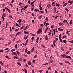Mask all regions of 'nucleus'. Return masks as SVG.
Wrapping results in <instances>:
<instances>
[{
	"label": "nucleus",
	"mask_w": 73,
	"mask_h": 73,
	"mask_svg": "<svg viewBox=\"0 0 73 73\" xmlns=\"http://www.w3.org/2000/svg\"><path fill=\"white\" fill-rule=\"evenodd\" d=\"M42 32V30L41 29H40L37 31L36 33H37V34H40V33H41Z\"/></svg>",
	"instance_id": "1"
},
{
	"label": "nucleus",
	"mask_w": 73,
	"mask_h": 73,
	"mask_svg": "<svg viewBox=\"0 0 73 73\" xmlns=\"http://www.w3.org/2000/svg\"><path fill=\"white\" fill-rule=\"evenodd\" d=\"M73 1H68V3H70V5H71L72 4H73Z\"/></svg>",
	"instance_id": "2"
},
{
	"label": "nucleus",
	"mask_w": 73,
	"mask_h": 73,
	"mask_svg": "<svg viewBox=\"0 0 73 73\" xmlns=\"http://www.w3.org/2000/svg\"><path fill=\"white\" fill-rule=\"evenodd\" d=\"M58 30L59 31H60V32L61 31H62L64 30L62 29H61V27H59L58 28Z\"/></svg>",
	"instance_id": "3"
},
{
	"label": "nucleus",
	"mask_w": 73,
	"mask_h": 73,
	"mask_svg": "<svg viewBox=\"0 0 73 73\" xmlns=\"http://www.w3.org/2000/svg\"><path fill=\"white\" fill-rule=\"evenodd\" d=\"M44 37L45 38V39L46 40H49V38L48 37V36H44Z\"/></svg>",
	"instance_id": "4"
},
{
	"label": "nucleus",
	"mask_w": 73,
	"mask_h": 73,
	"mask_svg": "<svg viewBox=\"0 0 73 73\" xmlns=\"http://www.w3.org/2000/svg\"><path fill=\"white\" fill-rule=\"evenodd\" d=\"M28 37V35H27L25 37H24V39H25V40H26L27 39Z\"/></svg>",
	"instance_id": "5"
},
{
	"label": "nucleus",
	"mask_w": 73,
	"mask_h": 73,
	"mask_svg": "<svg viewBox=\"0 0 73 73\" xmlns=\"http://www.w3.org/2000/svg\"><path fill=\"white\" fill-rule=\"evenodd\" d=\"M62 39H64V38H67L66 37V36L65 35V36H63V37H62Z\"/></svg>",
	"instance_id": "6"
},
{
	"label": "nucleus",
	"mask_w": 73,
	"mask_h": 73,
	"mask_svg": "<svg viewBox=\"0 0 73 73\" xmlns=\"http://www.w3.org/2000/svg\"><path fill=\"white\" fill-rule=\"evenodd\" d=\"M64 62L65 63H66V64H69V65H71V64L69 62H68V61L66 62V61H65Z\"/></svg>",
	"instance_id": "7"
},
{
	"label": "nucleus",
	"mask_w": 73,
	"mask_h": 73,
	"mask_svg": "<svg viewBox=\"0 0 73 73\" xmlns=\"http://www.w3.org/2000/svg\"><path fill=\"white\" fill-rule=\"evenodd\" d=\"M0 65H3V62H2L1 60L0 61Z\"/></svg>",
	"instance_id": "8"
},
{
	"label": "nucleus",
	"mask_w": 73,
	"mask_h": 73,
	"mask_svg": "<svg viewBox=\"0 0 73 73\" xmlns=\"http://www.w3.org/2000/svg\"><path fill=\"white\" fill-rule=\"evenodd\" d=\"M2 16L3 17H6V14H5V13H3Z\"/></svg>",
	"instance_id": "9"
},
{
	"label": "nucleus",
	"mask_w": 73,
	"mask_h": 73,
	"mask_svg": "<svg viewBox=\"0 0 73 73\" xmlns=\"http://www.w3.org/2000/svg\"><path fill=\"white\" fill-rule=\"evenodd\" d=\"M66 58H71V57H70V56H66Z\"/></svg>",
	"instance_id": "10"
},
{
	"label": "nucleus",
	"mask_w": 73,
	"mask_h": 73,
	"mask_svg": "<svg viewBox=\"0 0 73 73\" xmlns=\"http://www.w3.org/2000/svg\"><path fill=\"white\" fill-rule=\"evenodd\" d=\"M63 23H62L61 22H60L59 23V26H61V25H63Z\"/></svg>",
	"instance_id": "11"
},
{
	"label": "nucleus",
	"mask_w": 73,
	"mask_h": 73,
	"mask_svg": "<svg viewBox=\"0 0 73 73\" xmlns=\"http://www.w3.org/2000/svg\"><path fill=\"white\" fill-rule=\"evenodd\" d=\"M28 64L29 65H32V63L30 61L28 62Z\"/></svg>",
	"instance_id": "12"
},
{
	"label": "nucleus",
	"mask_w": 73,
	"mask_h": 73,
	"mask_svg": "<svg viewBox=\"0 0 73 73\" xmlns=\"http://www.w3.org/2000/svg\"><path fill=\"white\" fill-rule=\"evenodd\" d=\"M59 39L60 40V42L62 43L63 42L62 41V39H61V38H59Z\"/></svg>",
	"instance_id": "13"
},
{
	"label": "nucleus",
	"mask_w": 73,
	"mask_h": 73,
	"mask_svg": "<svg viewBox=\"0 0 73 73\" xmlns=\"http://www.w3.org/2000/svg\"><path fill=\"white\" fill-rule=\"evenodd\" d=\"M68 5V3H66L63 5V7H65V6H66V5Z\"/></svg>",
	"instance_id": "14"
},
{
	"label": "nucleus",
	"mask_w": 73,
	"mask_h": 73,
	"mask_svg": "<svg viewBox=\"0 0 73 73\" xmlns=\"http://www.w3.org/2000/svg\"><path fill=\"white\" fill-rule=\"evenodd\" d=\"M72 22H73V21L72 20H71L70 21V25H71L72 24Z\"/></svg>",
	"instance_id": "15"
},
{
	"label": "nucleus",
	"mask_w": 73,
	"mask_h": 73,
	"mask_svg": "<svg viewBox=\"0 0 73 73\" xmlns=\"http://www.w3.org/2000/svg\"><path fill=\"white\" fill-rule=\"evenodd\" d=\"M0 52H1V53H3V52H4V50L3 49L0 50Z\"/></svg>",
	"instance_id": "16"
},
{
	"label": "nucleus",
	"mask_w": 73,
	"mask_h": 73,
	"mask_svg": "<svg viewBox=\"0 0 73 73\" xmlns=\"http://www.w3.org/2000/svg\"><path fill=\"white\" fill-rule=\"evenodd\" d=\"M23 32L24 33H25V34H29V33H28V32H27L26 31H24Z\"/></svg>",
	"instance_id": "17"
},
{
	"label": "nucleus",
	"mask_w": 73,
	"mask_h": 73,
	"mask_svg": "<svg viewBox=\"0 0 73 73\" xmlns=\"http://www.w3.org/2000/svg\"><path fill=\"white\" fill-rule=\"evenodd\" d=\"M27 28H28V26H27L24 29V31H25L26 30H27Z\"/></svg>",
	"instance_id": "18"
},
{
	"label": "nucleus",
	"mask_w": 73,
	"mask_h": 73,
	"mask_svg": "<svg viewBox=\"0 0 73 73\" xmlns=\"http://www.w3.org/2000/svg\"><path fill=\"white\" fill-rule=\"evenodd\" d=\"M24 70H25V73H27V70L26 69H25V68H24Z\"/></svg>",
	"instance_id": "19"
},
{
	"label": "nucleus",
	"mask_w": 73,
	"mask_h": 73,
	"mask_svg": "<svg viewBox=\"0 0 73 73\" xmlns=\"http://www.w3.org/2000/svg\"><path fill=\"white\" fill-rule=\"evenodd\" d=\"M7 11H8V12H9L10 13H11V12H10V10H9V9H8V8H7Z\"/></svg>",
	"instance_id": "20"
},
{
	"label": "nucleus",
	"mask_w": 73,
	"mask_h": 73,
	"mask_svg": "<svg viewBox=\"0 0 73 73\" xmlns=\"http://www.w3.org/2000/svg\"><path fill=\"white\" fill-rule=\"evenodd\" d=\"M17 64L18 65H20V66H21V63H20L19 62H18L17 63Z\"/></svg>",
	"instance_id": "21"
},
{
	"label": "nucleus",
	"mask_w": 73,
	"mask_h": 73,
	"mask_svg": "<svg viewBox=\"0 0 73 73\" xmlns=\"http://www.w3.org/2000/svg\"><path fill=\"white\" fill-rule=\"evenodd\" d=\"M17 35H21V32H18L17 33Z\"/></svg>",
	"instance_id": "22"
},
{
	"label": "nucleus",
	"mask_w": 73,
	"mask_h": 73,
	"mask_svg": "<svg viewBox=\"0 0 73 73\" xmlns=\"http://www.w3.org/2000/svg\"><path fill=\"white\" fill-rule=\"evenodd\" d=\"M54 11L55 12H56V11H57V10H56V9L54 8Z\"/></svg>",
	"instance_id": "23"
},
{
	"label": "nucleus",
	"mask_w": 73,
	"mask_h": 73,
	"mask_svg": "<svg viewBox=\"0 0 73 73\" xmlns=\"http://www.w3.org/2000/svg\"><path fill=\"white\" fill-rule=\"evenodd\" d=\"M16 52L17 53V54H18V55H19L20 54V53H19V51H17Z\"/></svg>",
	"instance_id": "24"
},
{
	"label": "nucleus",
	"mask_w": 73,
	"mask_h": 73,
	"mask_svg": "<svg viewBox=\"0 0 73 73\" xmlns=\"http://www.w3.org/2000/svg\"><path fill=\"white\" fill-rule=\"evenodd\" d=\"M17 44H16L15 46V47L16 48V49H17Z\"/></svg>",
	"instance_id": "25"
},
{
	"label": "nucleus",
	"mask_w": 73,
	"mask_h": 73,
	"mask_svg": "<svg viewBox=\"0 0 73 73\" xmlns=\"http://www.w3.org/2000/svg\"><path fill=\"white\" fill-rule=\"evenodd\" d=\"M7 27H8V23H7V22H6V26L5 27V28H7Z\"/></svg>",
	"instance_id": "26"
},
{
	"label": "nucleus",
	"mask_w": 73,
	"mask_h": 73,
	"mask_svg": "<svg viewBox=\"0 0 73 73\" xmlns=\"http://www.w3.org/2000/svg\"><path fill=\"white\" fill-rule=\"evenodd\" d=\"M63 42L64 43H66V40H64L63 41Z\"/></svg>",
	"instance_id": "27"
},
{
	"label": "nucleus",
	"mask_w": 73,
	"mask_h": 73,
	"mask_svg": "<svg viewBox=\"0 0 73 73\" xmlns=\"http://www.w3.org/2000/svg\"><path fill=\"white\" fill-rule=\"evenodd\" d=\"M11 52H14V51H15V49H12L11 50Z\"/></svg>",
	"instance_id": "28"
},
{
	"label": "nucleus",
	"mask_w": 73,
	"mask_h": 73,
	"mask_svg": "<svg viewBox=\"0 0 73 73\" xmlns=\"http://www.w3.org/2000/svg\"><path fill=\"white\" fill-rule=\"evenodd\" d=\"M69 42L71 43H73V40H72L71 41H70Z\"/></svg>",
	"instance_id": "29"
},
{
	"label": "nucleus",
	"mask_w": 73,
	"mask_h": 73,
	"mask_svg": "<svg viewBox=\"0 0 73 73\" xmlns=\"http://www.w3.org/2000/svg\"><path fill=\"white\" fill-rule=\"evenodd\" d=\"M16 25L17 27H20V25H19V24H17V23H16Z\"/></svg>",
	"instance_id": "30"
},
{
	"label": "nucleus",
	"mask_w": 73,
	"mask_h": 73,
	"mask_svg": "<svg viewBox=\"0 0 73 73\" xmlns=\"http://www.w3.org/2000/svg\"><path fill=\"white\" fill-rule=\"evenodd\" d=\"M5 57L7 58H9V56H8L6 55L5 56Z\"/></svg>",
	"instance_id": "31"
},
{
	"label": "nucleus",
	"mask_w": 73,
	"mask_h": 73,
	"mask_svg": "<svg viewBox=\"0 0 73 73\" xmlns=\"http://www.w3.org/2000/svg\"><path fill=\"white\" fill-rule=\"evenodd\" d=\"M24 26H23V27H21L20 28L21 30V29H23L24 28Z\"/></svg>",
	"instance_id": "32"
},
{
	"label": "nucleus",
	"mask_w": 73,
	"mask_h": 73,
	"mask_svg": "<svg viewBox=\"0 0 73 73\" xmlns=\"http://www.w3.org/2000/svg\"><path fill=\"white\" fill-rule=\"evenodd\" d=\"M34 38H35V37H32L31 40H32V41H33V39H34Z\"/></svg>",
	"instance_id": "33"
},
{
	"label": "nucleus",
	"mask_w": 73,
	"mask_h": 73,
	"mask_svg": "<svg viewBox=\"0 0 73 73\" xmlns=\"http://www.w3.org/2000/svg\"><path fill=\"white\" fill-rule=\"evenodd\" d=\"M56 5L57 7H59V5L58 4V3H56Z\"/></svg>",
	"instance_id": "34"
},
{
	"label": "nucleus",
	"mask_w": 73,
	"mask_h": 73,
	"mask_svg": "<svg viewBox=\"0 0 73 73\" xmlns=\"http://www.w3.org/2000/svg\"><path fill=\"white\" fill-rule=\"evenodd\" d=\"M59 38H61V34H60L59 35Z\"/></svg>",
	"instance_id": "35"
},
{
	"label": "nucleus",
	"mask_w": 73,
	"mask_h": 73,
	"mask_svg": "<svg viewBox=\"0 0 73 73\" xmlns=\"http://www.w3.org/2000/svg\"><path fill=\"white\" fill-rule=\"evenodd\" d=\"M69 52H70L69 50H68V51H67V52L66 53V54H68V53H69Z\"/></svg>",
	"instance_id": "36"
},
{
	"label": "nucleus",
	"mask_w": 73,
	"mask_h": 73,
	"mask_svg": "<svg viewBox=\"0 0 73 73\" xmlns=\"http://www.w3.org/2000/svg\"><path fill=\"white\" fill-rule=\"evenodd\" d=\"M65 9L67 12H68L69 11V10H68L67 8Z\"/></svg>",
	"instance_id": "37"
},
{
	"label": "nucleus",
	"mask_w": 73,
	"mask_h": 73,
	"mask_svg": "<svg viewBox=\"0 0 73 73\" xmlns=\"http://www.w3.org/2000/svg\"><path fill=\"white\" fill-rule=\"evenodd\" d=\"M22 23H25V20H23L22 21Z\"/></svg>",
	"instance_id": "38"
},
{
	"label": "nucleus",
	"mask_w": 73,
	"mask_h": 73,
	"mask_svg": "<svg viewBox=\"0 0 73 73\" xmlns=\"http://www.w3.org/2000/svg\"><path fill=\"white\" fill-rule=\"evenodd\" d=\"M19 31V29H16L15 30V32H16L17 31Z\"/></svg>",
	"instance_id": "39"
},
{
	"label": "nucleus",
	"mask_w": 73,
	"mask_h": 73,
	"mask_svg": "<svg viewBox=\"0 0 73 73\" xmlns=\"http://www.w3.org/2000/svg\"><path fill=\"white\" fill-rule=\"evenodd\" d=\"M13 53V54L14 56H15V55H16V52H12V53Z\"/></svg>",
	"instance_id": "40"
},
{
	"label": "nucleus",
	"mask_w": 73,
	"mask_h": 73,
	"mask_svg": "<svg viewBox=\"0 0 73 73\" xmlns=\"http://www.w3.org/2000/svg\"><path fill=\"white\" fill-rule=\"evenodd\" d=\"M54 27V25H52L51 26V28L52 29V28H53V27Z\"/></svg>",
	"instance_id": "41"
},
{
	"label": "nucleus",
	"mask_w": 73,
	"mask_h": 73,
	"mask_svg": "<svg viewBox=\"0 0 73 73\" xmlns=\"http://www.w3.org/2000/svg\"><path fill=\"white\" fill-rule=\"evenodd\" d=\"M10 5H11V7H12V8H13V5L11 3L10 4Z\"/></svg>",
	"instance_id": "42"
},
{
	"label": "nucleus",
	"mask_w": 73,
	"mask_h": 73,
	"mask_svg": "<svg viewBox=\"0 0 73 73\" xmlns=\"http://www.w3.org/2000/svg\"><path fill=\"white\" fill-rule=\"evenodd\" d=\"M2 17L3 21H4V17L3 16H2Z\"/></svg>",
	"instance_id": "43"
},
{
	"label": "nucleus",
	"mask_w": 73,
	"mask_h": 73,
	"mask_svg": "<svg viewBox=\"0 0 73 73\" xmlns=\"http://www.w3.org/2000/svg\"><path fill=\"white\" fill-rule=\"evenodd\" d=\"M19 23H21V19H20L19 20Z\"/></svg>",
	"instance_id": "44"
},
{
	"label": "nucleus",
	"mask_w": 73,
	"mask_h": 73,
	"mask_svg": "<svg viewBox=\"0 0 73 73\" xmlns=\"http://www.w3.org/2000/svg\"><path fill=\"white\" fill-rule=\"evenodd\" d=\"M33 3H34L33 2L31 3V5H32L33 4Z\"/></svg>",
	"instance_id": "45"
},
{
	"label": "nucleus",
	"mask_w": 73,
	"mask_h": 73,
	"mask_svg": "<svg viewBox=\"0 0 73 73\" xmlns=\"http://www.w3.org/2000/svg\"><path fill=\"white\" fill-rule=\"evenodd\" d=\"M10 32H12V27H10Z\"/></svg>",
	"instance_id": "46"
},
{
	"label": "nucleus",
	"mask_w": 73,
	"mask_h": 73,
	"mask_svg": "<svg viewBox=\"0 0 73 73\" xmlns=\"http://www.w3.org/2000/svg\"><path fill=\"white\" fill-rule=\"evenodd\" d=\"M28 51L27 50V48H26L25 49V52H26V53H27V52Z\"/></svg>",
	"instance_id": "47"
},
{
	"label": "nucleus",
	"mask_w": 73,
	"mask_h": 73,
	"mask_svg": "<svg viewBox=\"0 0 73 73\" xmlns=\"http://www.w3.org/2000/svg\"><path fill=\"white\" fill-rule=\"evenodd\" d=\"M62 57H64L65 56H66V55L65 54H63L61 55Z\"/></svg>",
	"instance_id": "48"
},
{
	"label": "nucleus",
	"mask_w": 73,
	"mask_h": 73,
	"mask_svg": "<svg viewBox=\"0 0 73 73\" xmlns=\"http://www.w3.org/2000/svg\"><path fill=\"white\" fill-rule=\"evenodd\" d=\"M48 70H51V67H49L48 68Z\"/></svg>",
	"instance_id": "49"
},
{
	"label": "nucleus",
	"mask_w": 73,
	"mask_h": 73,
	"mask_svg": "<svg viewBox=\"0 0 73 73\" xmlns=\"http://www.w3.org/2000/svg\"><path fill=\"white\" fill-rule=\"evenodd\" d=\"M34 11H35V12H37V11H38V10L37 9H35L34 10Z\"/></svg>",
	"instance_id": "50"
},
{
	"label": "nucleus",
	"mask_w": 73,
	"mask_h": 73,
	"mask_svg": "<svg viewBox=\"0 0 73 73\" xmlns=\"http://www.w3.org/2000/svg\"><path fill=\"white\" fill-rule=\"evenodd\" d=\"M42 70H40V71H39L38 72H39L40 73H42Z\"/></svg>",
	"instance_id": "51"
},
{
	"label": "nucleus",
	"mask_w": 73,
	"mask_h": 73,
	"mask_svg": "<svg viewBox=\"0 0 73 73\" xmlns=\"http://www.w3.org/2000/svg\"><path fill=\"white\" fill-rule=\"evenodd\" d=\"M37 55H35L34 56V58H36L37 57Z\"/></svg>",
	"instance_id": "52"
},
{
	"label": "nucleus",
	"mask_w": 73,
	"mask_h": 73,
	"mask_svg": "<svg viewBox=\"0 0 73 73\" xmlns=\"http://www.w3.org/2000/svg\"><path fill=\"white\" fill-rule=\"evenodd\" d=\"M30 53H31V52H30V51H29L28 52L27 54H30Z\"/></svg>",
	"instance_id": "53"
},
{
	"label": "nucleus",
	"mask_w": 73,
	"mask_h": 73,
	"mask_svg": "<svg viewBox=\"0 0 73 73\" xmlns=\"http://www.w3.org/2000/svg\"><path fill=\"white\" fill-rule=\"evenodd\" d=\"M40 26H41V27H44V25L42 24H40Z\"/></svg>",
	"instance_id": "54"
},
{
	"label": "nucleus",
	"mask_w": 73,
	"mask_h": 73,
	"mask_svg": "<svg viewBox=\"0 0 73 73\" xmlns=\"http://www.w3.org/2000/svg\"><path fill=\"white\" fill-rule=\"evenodd\" d=\"M49 23H46V26H47V25H49Z\"/></svg>",
	"instance_id": "55"
},
{
	"label": "nucleus",
	"mask_w": 73,
	"mask_h": 73,
	"mask_svg": "<svg viewBox=\"0 0 73 73\" xmlns=\"http://www.w3.org/2000/svg\"><path fill=\"white\" fill-rule=\"evenodd\" d=\"M30 2H31V1H30V0L28 1V3L29 4H30Z\"/></svg>",
	"instance_id": "56"
},
{
	"label": "nucleus",
	"mask_w": 73,
	"mask_h": 73,
	"mask_svg": "<svg viewBox=\"0 0 73 73\" xmlns=\"http://www.w3.org/2000/svg\"><path fill=\"white\" fill-rule=\"evenodd\" d=\"M9 17H10V18H12V16L9 15Z\"/></svg>",
	"instance_id": "57"
},
{
	"label": "nucleus",
	"mask_w": 73,
	"mask_h": 73,
	"mask_svg": "<svg viewBox=\"0 0 73 73\" xmlns=\"http://www.w3.org/2000/svg\"><path fill=\"white\" fill-rule=\"evenodd\" d=\"M48 17H46V20L48 21Z\"/></svg>",
	"instance_id": "58"
},
{
	"label": "nucleus",
	"mask_w": 73,
	"mask_h": 73,
	"mask_svg": "<svg viewBox=\"0 0 73 73\" xmlns=\"http://www.w3.org/2000/svg\"><path fill=\"white\" fill-rule=\"evenodd\" d=\"M57 17H58V16H56L55 17V19H57Z\"/></svg>",
	"instance_id": "59"
},
{
	"label": "nucleus",
	"mask_w": 73,
	"mask_h": 73,
	"mask_svg": "<svg viewBox=\"0 0 73 73\" xmlns=\"http://www.w3.org/2000/svg\"><path fill=\"white\" fill-rule=\"evenodd\" d=\"M11 44V42H9L7 44V45H10Z\"/></svg>",
	"instance_id": "60"
},
{
	"label": "nucleus",
	"mask_w": 73,
	"mask_h": 73,
	"mask_svg": "<svg viewBox=\"0 0 73 73\" xmlns=\"http://www.w3.org/2000/svg\"><path fill=\"white\" fill-rule=\"evenodd\" d=\"M44 10L41 11V13H44Z\"/></svg>",
	"instance_id": "61"
},
{
	"label": "nucleus",
	"mask_w": 73,
	"mask_h": 73,
	"mask_svg": "<svg viewBox=\"0 0 73 73\" xmlns=\"http://www.w3.org/2000/svg\"><path fill=\"white\" fill-rule=\"evenodd\" d=\"M32 36H36V35H35L34 34H32L31 35Z\"/></svg>",
	"instance_id": "62"
},
{
	"label": "nucleus",
	"mask_w": 73,
	"mask_h": 73,
	"mask_svg": "<svg viewBox=\"0 0 73 73\" xmlns=\"http://www.w3.org/2000/svg\"><path fill=\"white\" fill-rule=\"evenodd\" d=\"M42 7H40V8L39 9H40V10H42Z\"/></svg>",
	"instance_id": "63"
},
{
	"label": "nucleus",
	"mask_w": 73,
	"mask_h": 73,
	"mask_svg": "<svg viewBox=\"0 0 73 73\" xmlns=\"http://www.w3.org/2000/svg\"><path fill=\"white\" fill-rule=\"evenodd\" d=\"M55 70V73H57V71L56 70Z\"/></svg>",
	"instance_id": "64"
}]
</instances>
